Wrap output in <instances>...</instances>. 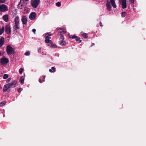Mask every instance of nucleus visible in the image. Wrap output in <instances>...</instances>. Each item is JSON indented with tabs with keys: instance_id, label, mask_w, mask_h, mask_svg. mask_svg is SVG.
<instances>
[{
	"instance_id": "30",
	"label": "nucleus",
	"mask_w": 146,
	"mask_h": 146,
	"mask_svg": "<svg viewBox=\"0 0 146 146\" xmlns=\"http://www.w3.org/2000/svg\"><path fill=\"white\" fill-rule=\"evenodd\" d=\"M5 104V103L4 102H1L0 104V106H3Z\"/></svg>"
},
{
	"instance_id": "39",
	"label": "nucleus",
	"mask_w": 146,
	"mask_h": 146,
	"mask_svg": "<svg viewBox=\"0 0 146 146\" xmlns=\"http://www.w3.org/2000/svg\"><path fill=\"white\" fill-rule=\"evenodd\" d=\"M11 78H8L7 80H6V82L7 83H9V82L10 81H11Z\"/></svg>"
},
{
	"instance_id": "29",
	"label": "nucleus",
	"mask_w": 146,
	"mask_h": 146,
	"mask_svg": "<svg viewBox=\"0 0 146 146\" xmlns=\"http://www.w3.org/2000/svg\"><path fill=\"white\" fill-rule=\"evenodd\" d=\"M126 15V13L125 12H122L121 13V16L122 17H125Z\"/></svg>"
},
{
	"instance_id": "17",
	"label": "nucleus",
	"mask_w": 146,
	"mask_h": 146,
	"mask_svg": "<svg viewBox=\"0 0 146 146\" xmlns=\"http://www.w3.org/2000/svg\"><path fill=\"white\" fill-rule=\"evenodd\" d=\"M45 77L44 76H43L42 77H41L39 80V82L40 83L44 82L45 81Z\"/></svg>"
},
{
	"instance_id": "1",
	"label": "nucleus",
	"mask_w": 146,
	"mask_h": 146,
	"mask_svg": "<svg viewBox=\"0 0 146 146\" xmlns=\"http://www.w3.org/2000/svg\"><path fill=\"white\" fill-rule=\"evenodd\" d=\"M40 2V0H31V6L34 8H36L38 7Z\"/></svg>"
},
{
	"instance_id": "10",
	"label": "nucleus",
	"mask_w": 146,
	"mask_h": 146,
	"mask_svg": "<svg viewBox=\"0 0 146 146\" xmlns=\"http://www.w3.org/2000/svg\"><path fill=\"white\" fill-rule=\"evenodd\" d=\"M45 42L46 43H48V45L49 46H52V42L51 40H50V39L51 38V37L50 38H46L45 37Z\"/></svg>"
},
{
	"instance_id": "23",
	"label": "nucleus",
	"mask_w": 146,
	"mask_h": 146,
	"mask_svg": "<svg viewBox=\"0 0 146 146\" xmlns=\"http://www.w3.org/2000/svg\"><path fill=\"white\" fill-rule=\"evenodd\" d=\"M60 33L62 34H65L66 32V31L64 29H60Z\"/></svg>"
},
{
	"instance_id": "18",
	"label": "nucleus",
	"mask_w": 146,
	"mask_h": 146,
	"mask_svg": "<svg viewBox=\"0 0 146 146\" xmlns=\"http://www.w3.org/2000/svg\"><path fill=\"white\" fill-rule=\"evenodd\" d=\"M58 43L61 46H65L66 45V43L65 42L62 40L59 41Z\"/></svg>"
},
{
	"instance_id": "36",
	"label": "nucleus",
	"mask_w": 146,
	"mask_h": 146,
	"mask_svg": "<svg viewBox=\"0 0 146 146\" xmlns=\"http://www.w3.org/2000/svg\"><path fill=\"white\" fill-rule=\"evenodd\" d=\"M23 89L22 88H20L19 89H17V90L18 91V92H21V91H22L23 90Z\"/></svg>"
},
{
	"instance_id": "26",
	"label": "nucleus",
	"mask_w": 146,
	"mask_h": 146,
	"mask_svg": "<svg viewBox=\"0 0 146 146\" xmlns=\"http://www.w3.org/2000/svg\"><path fill=\"white\" fill-rule=\"evenodd\" d=\"M52 35V34L50 33H47L45 35V37L49 38V36H50Z\"/></svg>"
},
{
	"instance_id": "33",
	"label": "nucleus",
	"mask_w": 146,
	"mask_h": 146,
	"mask_svg": "<svg viewBox=\"0 0 146 146\" xmlns=\"http://www.w3.org/2000/svg\"><path fill=\"white\" fill-rule=\"evenodd\" d=\"M51 46L52 48H56L57 47V46L55 44H52V46Z\"/></svg>"
},
{
	"instance_id": "14",
	"label": "nucleus",
	"mask_w": 146,
	"mask_h": 146,
	"mask_svg": "<svg viewBox=\"0 0 146 146\" xmlns=\"http://www.w3.org/2000/svg\"><path fill=\"white\" fill-rule=\"evenodd\" d=\"M5 42V39L4 37H2L0 38V48L4 44Z\"/></svg>"
},
{
	"instance_id": "37",
	"label": "nucleus",
	"mask_w": 146,
	"mask_h": 146,
	"mask_svg": "<svg viewBox=\"0 0 146 146\" xmlns=\"http://www.w3.org/2000/svg\"><path fill=\"white\" fill-rule=\"evenodd\" d=\"M77 37L78 36L76 35H73L72 36V39H74V38H76H76H77Z\"/></svg>"
},
{
	"instance_id": "41",
	"label": "nucleus",
	"mask_w": 146,
	"mask_h": 146,
	"mask_svg": "<svg viewBox=\"0 0 146 146\" xmlns=\"http://www.w3.org/2000/svg\"><path fill=\"white\" fill-rule=\"evenodd\" d=\"M36 31V30L35 29H34L32 30V31L35 34Z\"/></svg>"
},
{
	"instance_id": "5",
	"label": "nucleus",
	"mask_w": 146,
	"mask_h": 146,
	"mask_svg": "<svg viewBox=\"0 0 146 146\" xmlns=\"http://www.w3.org/2000/svg\"><path fill=\"white\" fill-rule=\"evenodd\" d=\"M8 10L7 6L5 4H2L0 6V11L1 12H5Z\"/></svg>"
},
{
	"instance_id": "32",
	"label": "nucleus",
	"mask_w": 146,
	"mask_h": 146,
	"mask_svg": "<svg viewBox=\"0 0 146 146\" xmlns=\"http://www.w3.org/2000/svg\"><path fill=\"white\" fill-rule=\"evenodd\" d=\"M61 3L60 2H58L56 3V6L59 7L61 6Z\"/></svg>"
},
{
	"instance_id": "7",
	"label": "nucleus",
	"mask_w": 146,
	"mask_h": 146,
	"mask_svg": "<svg viewBox=\"0 0 146 146\" xmlns=\"http://www.w3.org/2000/svg\"><path fill=\"white\" fill-rule=\"evenodd\" d=\"M10 88H13L17 86V82L15 80H13L10 83L8 84Z\"/></svg>"
},
{
	"instance_id": "27",
	"label": "nucleus",
	"mask_w": 146,
	"mask_h": 146,
	"mask_svg": "<svg viewBox=\"0 0 146 146\" xmlns=\"http://www.w3.org/2000/svg\"><path fill=\"white\" fill-rule=\"evenodd\" d=\"M9 77V75L8 74H4L3 77V79H7Z\"/></svg>"
},
{
	"instance_id": "44",
	"label": "nucleus",
	"mask_w": 146,
	"mask_h": 146,
	"mask_svg": "<svg viewBox=\"0 0 146 146\" xmlns=\"http://www.w3.org/2000/svg\"><path fill=\"white\" fill-rule=\"evenodd\" d=\"M100 24L101 27H102L103 26L101 22H100Z\"/></svg>"
},
{
	"instance_id": "6",
	"label": "nucleus",
	"mask_w": 146,
	"mask_h": 146,
	"mask_svg": "<svg viewBox=\"0 0 146 146\" xmlns=\"http://www.w3.org/2000/svg\"><path fill=\"white\" fill-rule=\"evenodd\" d=\"M119 3L123 9L126 8L127 6L126 0H119Z\"/></svg>"
},
{
	"instance_id": "20",
	"label": "nucleus",
	"mask_w": 146,
	"mask_h": 146,
	"mask_svg": "<svg viewBox=\"0 0 146 146\" xmlns=\"http://www.w3.org/2000/svg\"><path fill=\"white\" fill-rule=\"evenodd\" d=\"M111 3L112 7L114 8H115L116 7V5L115 4V0H110Z\"/></svg>"
},
{
	"instance_id": "35",
	"label": "nucleus",
	"mask_w": 146,
	"mask_h": 146,
	"mask_svg": "<svg viewBox=\"0 0 146 146\" xmlns=\"http://www.w3.org/2000/svg\"><path fill=\"white\" fill-rule=\"evenodd\" d=\"M6 1V0H0V3H5Z\"/></svg>"
},
{
	"instance_id": "22",
	"label": "nucleus",
	"mask_w": 146,
	"mask_h": 146,
	"mask_svg": "<svg viewBox=\"0 0 146 146\" xmlns=\"http://www.w3.org/2000/svg\"><path fill=\"white\" fill-rule=\"evenodd\" d=\"M81 34L84 38H86L88 37V35L86 33L82 32L81 33Z\"/></svg>"
},
{
	"instance_id": "2",
	"label": "nucleus",
	"mask_w": 146,
	"mask_h": 146,
	"mask_svg": "<svg viewBox=\"0 0 146 146\" xmlns=\"http://www.w3.org/2000/svg\"><path fill=\"white\" fill-rule=\"evenodd\" d=\"M8 59L6 57H3L1 59V64L5 66L9 62Z\"/></svg>"
},
{
	"instance_id": "28",
	"label": "nucleus",
	"mask_w": 146,
	"mask_h": 146,
	"mask_svg": "<svg viewBox=\"0 0 146 146\" xmlns=\"http://www.w3.org/2000/svg\"><path fill=\"white\" fill-rule=\"evenodd\" d=\"M24 70L22 68H20L19 70V72L20 74H22L23 73V71Z\"/></svg>"
},
{
	"instance_id": "42",
	"label": "nucleus",
	"mask_w": 146,
	"mask_h": 146,
	"mask_svg": "<svg viewBox=\"0 0 146 146\" xmlns=\"http://www.w3.org/2000/svg\"><path fill=\"white\" fill-rule=\"evenodd\" d=\"M41 48H40L38 49V52H40L41 51Z\"/></svg>"
},
{
	"instance_id": "24",
	"label": "nucleus",
	"mask_w": 146,
	"mask_h": 146,
	"mask_svg": "<svg viewBox=\"0 0 146 146\" xmlns=\"http://www.w3.org/2000/svg\"><path fill=\"white\" fill-rule=\"evenodd\" d=\"M5 28L4 26H3L0 29V35H1L4 31Z\"/></svg>"
},
{
	"instance_id": "46",
	"label": "nucleus",
	"mask_w": 146,
	"mask_h": 146,
	"mask_svg": "<svg viewBox=\"0 0 146 146\" xmlns=\"http://www.w3.org/2000/svg\"><path fill=\"white\" fill-rule=\"evenodd\" d=\"M1 52H0V56L1 55Z\"/></svg>"
},
{
	"instance_id": "9",
	"label": "nucleus",
	"mask_w": 146,
	"mask_h": 146,
	"mask_svg": "<svg viewBox=\"0 0 146 146\" xmlns=\"http://www.w3.org/2000/svg\"><path fill=\"white\" fill-rule=\"evenodd\" d=\"M36 16V13L35 12H32L31 13L29 16V19L31 20L35 19Z\"/></svg>"
},
{
	"instance_id": "21",
	"label": "nucleus",
	"mask_w": 146,
	"mask_h": 146,
	"mask_svg": "<svg viewBox=\"0 0 146 146\" xmlns=\"http://www.w3.org/2000/svg\"><path fill=\"white\" fill-rule=\"evenodd\" d=\"M24 80L25 77L24 76H22L21 77L19 82L21 84H23L24 83Z\"/></svg>"
},
{
	"instance_id": "3",
	"label": "nucleus",
	"mask_w": 146,
	"mask_h": 146,
	"mask_svg": "<svg viewBox=\"0 0 146 146\" xmlns=\"http://www.w3.org/2000/svg\"><path fill=\"white\" fill-rule=\"evenodd\" d=\"M27 4V3L23 0H21L18 5V7L19 9H22L24 8Z\"/></svg>"
},
{
	"instance_id": "43",
	"label": "nucleus",
	"mask_w": 146,
	"mask_h": 146,
	"mask_svg": "<svg viewBox=\"0 0 146 146\" xmlns=\"http://www.w3.org/2000/svg\"><path fill=\"white\" fill-rule=\"evenodd\" d=\"M24 1H25L27 3V1H29V0H23Z\"/></svg>"
},
{
	"instance_id": "25",
	"label": "nucleus",
	"mask_w": 146,
	"mask_h": 146,
	"mask_svg": "<svg viewBox=\"0 0 146 146\" xmlns=\"http://www.w3.org/2000/svg\"><path fill=\"white\" fill-rule=\"evenodd\" d=\"M49 71L51 73H52L53 72H55V69L54 67H52L51 69L49 70Z\"/></svg>"
},
{
	"instance_id": "15",
	"label": "nucleus",
	"mask_w": 146,
	"mask_h": 146,
	"mask_svg": "<svg viewBox=\"0 0 146 146\" xmlns=\"http://www.w3.org/2000/svg\"><path fill=\"white\" fill-rule=\"evenodd\" d=\"M10 88L8 84L5 85L3 88V92H6L8 89Z\"/></svg>"
},
{
	"instance_id": "31",
	"label": "nucleus",
	"mask_w": 146,
	"mask_h": 146,
	"mask_svg": "<svg viewBox=\"0 0 146 146\" xmlns=\"http://www.w3.org/2000/svg\"><path fill=\"white\" fill-rule=\"evenodd\" d=\"M80 39V38L77 37V38L76 39V41L77 42L79 41V42H81V40Z\"/></svg>"
},
{
	"instance_id": "19",
	"label": "nucleus",
	"mask_w": 146,
	"mask_h": 146,
	"mask_svg": "<svg viewBox=\"0 0 146 146\" xmlns=\"http://www.w3.org/2000/svg\"><path fill=\"white\" fill-rule=\"evenodd\" d=\"M106 9L108 11H110L111 9V7L110 2H107L106 3Z\"/></svg>"
},
{
	"instance_id": "34",
	"label": "nucleus",
	"mask_w": 146,
	"mask_h": 146,
	"mask_svg": "<svg viewBox=\"0 0 146 146\" xmlns=\"http://www.w3.org/2000/svg\"><path fill=\"white\" fill-rule=\"evenodd\" d=\"M30 54V52L28 51V52H26L25 53V55L26 56H29Z\"/></svg>"
},
{
	"instance_id": "45",
	"label": "nucleus",
	"mask_w": 146,
	"mask_h": 146,
	"mask_svg": "<svg viewBox=\"0 0 146 146\" xmlns=\"http://www.w3.org/2000/svg\"><path fill=\"white\" fill-rule=\"evenodd\" d=\"M94 43H92V44L91 46H94Z\"/></svg>"
},
{
	"instance_id": "16",
	"label": "nucleus",
	"mask_w": 146,
	"mask_h": 146,
	"mask_svg": "<svg viewBox=\"0 0 146 146\" xmlns=\"http://www.w3.org/2000/svg\"><path fill=\"white\" fill-rule=\"evenodd\" d=\"M15 24L19 23V19L18 16H16L14 19Z\"/></svg>"
},
{
	"instance_id": "11",
	"label": "nucleus",
	"mask_w": 146,
	"mask_h": 146,
	"mask_svg": "<svg viewBox=\"0 0 146 146\" xmlns=\"http://www.w3.org/2000/svg\"><path fill=\"white\" fill-rule=\"evenodd\" d=\"M21 21L23 25H25L27 24V18L25 16H23L21 18Z\"/></svg>"
},
{
	"instance_id": "38",
	"label": "nucleus",
	"mask_w": 146,
	"mask_h": 146,
	"mask_svg": "<svg viewBox=\"0 0 146 146\" xmlns=\"http://www.w3.org/2000/svg\"><path fill=\"white\" fill-rule=\"evenodd\" d=\"M129 1L131 3L134 4V3L135 0H129Z\"/></svg>"
},
{
	"instance_id": "8",
	"label": "nucleus",
	"mask_w": 146,
	"mask_h": 146,
	"mask_svg": "<svg viewBox=\"0 0 146 146\" xmlns=\"http://www.w3.org/2000/svg\"><path fill=\"white\" fill-rule=\"evenodd\" d=\"M5 32L7 34H10L11 33V30L10 25L8 24L5 26Z\"/></svg>"
},
{
	"instance_id": "40",
	"label": "nucleus",
	"mask_w": 146,
	"mask_h": 146,
	"mask_svg": "<svg viewBox=\"0 0 146 146\" xmlns=\"http://www.w3.org/2000/svg\"><path fill=\"white\" fill-rule=\"evenodd\" d=\"M60 38L62 39V40H63L64 38V36L63 35H60Z\"/></svg>"
},
{
	"instance_id": "4",
	"label": "nucleus",
	"mask_w": 146,
	"mask_h": 146,
	"mask_svg": "<svg viewBox=\"0 0 146 146\" xmlns=\"http://www.w3.org/2000/svg\"><path fill=\"white\" fill-rule=\"evenodd\" d=\"M6 51L7 54L9 55H11L13 54V48L9 46H7Z\"/></svg>"
},
{
	"instance_id": "12",
	"label": "nucleus",
	"mask_w": 146,
	"mask_h": 146,
	"mask_svg": "<svg viewBox=\"0 0 146 146\" xmlns=\"http://www.w3.org/2000/svg\"><path fill=\"white\" fill-rule=\"evenodd\" d=\"M20 28V26L19 23L14 24V25L13 26V29L14 31H17Z\"/></svg>"
},
{
	"instance_id": "13",
	"label": "nucleus",
	"mask_w": 146,
	"mask_h": 146,
	"mask_svg": "<svg viewBox=\"0 0 146 146\" xmlns=\"http://www.w3.org/2000/svg\"><path fill=\"white\" fill-rule=\"evenodd\" d=\"M3 19L4 21L7 22L9 20V16L7 14H6L3 16Z\"/></svg>"
}]
</instances>
